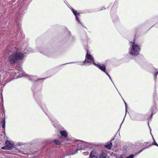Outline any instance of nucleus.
Segmentation results:
<instances>
[{"instance_id":"obj_40","label":"nucleus","mask_w":158,"mask_h":158,"mask_svg":"<svg viewBox=\"0 0 158 158\" xmlns=\"http://www.w3.org/2000/svg\"><path fill=\"white\" fill-rule=\"evenodd\" d=\"M32 90L33 91V88H32Z\"/></svg>"},{"instance_id":"obj_39","label":"nucleus","mask_w":158,"mask_h":158,"mask_svg":"<svg viewBox=\"0 0 158 158\" xmlns=\"http://www.w3.org/2000/svg\"><path fill=\"white\" fill-rule=\"evenodd\" d=\"M114 138L111 140V141H112V140H114Z\"/></svg>"},{"instance_id":"obj_23","label":"nucleus","mask_w":158,"mask_h":158,"mask_svg":"<svg viewBox=\"0 0 158 158\" xmlns=\"http://www.w3.org/2000/svg\"><path fill=\"white\" fill-rule=\"evenodd\" d=\"M107 155L106 153L102 152L98 157L99 158H106Z\"/></svg>"},{"instance_id":"obj_35","label":"nucleus","mask_w":158,"mask_h":158,"mask_svg":"<svg viewBox=\"0 0 158 158\" xmlns=\"http://www.w3.org/2000/svg\"><path fill=\"white\" fill-rule=\"evenodd\" d=\"M0 94H1V96H2V91H1V92L0 91Z\"/></svg>"},{"instance_id":"obj_2","label":"nucleus","mask_w":158,"mask_h":158,"mask_svg":"<svg viewBox=\"0 0 158 158\" xmlns=\"http://www.w3.org/2000/svg\"><path fill=\"white\" fill-rule=\"evenodd\" d=\"M34 98L38 105L42 109L43 111L45 113L46 115L51 120L53 125L55 128H57L58 125L57 124L58 122L56 120H55V124H54L53 120L50 118V116L47 111L46 106L44 102L42 101L41 97L40 95L37 96L36 94H34Z\"/></svg>"},{"instance_id":"obj_28","label":"nucleus","mask_w":158,"mask_h":158,"mask_svg":"<svg viewBox=\"0 0 158 158\" xmlns=\"http://www.w3.org/2000/svg\"><path fill=\"white\" fill-rule=\"evenodd\" d=\"M23 143H21V142H19L17 143V145L18 146H20V145H23Z\"/></svg>"},{"instance_id":"obj_33","label":"nucleus","mask_w":158,"mask_h":158,"mask_svg":"<svg viewBox=\"0 0 158 158\" xmlns=\"http://www.w3.org/2000/svg\"><path fill=\"white\" fill-rule=\"evenodd\" d=\"M68 35H70V33L69 31H68Z\"/></svg>"},{"instance_id":"obj_29","label":"nucleus","mask_w":158,"mask_h":158,"mask_svg":"<svg viewBox=\"0 0 158 158\" xmlns=\"http://www.w3.org/2000/svg\"><path fill=\"white\" fill-rule=\"evenodd\" d=\"M106 74L109 77V78L111 80V81L112 82V83L114 84V83L113 82V81H112V80L111 79V78L110 75L108 73H106Z\"/></svg>"},{"instance_id":"obj_37","label":"nucleus","mask_w":158,"mask_h":158,"mask_svg":"<svg viewBox=\"0 0 158 158\" xmlns=\"http://www.w3.org/2000/svg\"><path fill=\"white\" fill-rule=\"evenodd\" d=\"M104 9H105V8H104V7H102V8L101 10H103V9H104Z\"/></svg>"},{"instance_id":"obj_18","label":"nucleus","mask_w":158,"mask_h":158,"mask_svg":"<svg viewBox=\"0 0 158 158\" xmlns=\"http://www.w3.org/2000/svg\"><path fill=\"white\" fill-rule=\"evenodd\" d=\"M94 146V144L92 143L86 142V148L89 149L93 148Z\"/></svg>"},{"instance_id":"obj_36","label":"nucleus","mask_w":158,"mask_h":158,"mask_svg":"<svg viewBox=\"0 0 158 158\" xmlns=\"http://www.w3.org/2000/svg\"><path fill=\"white\" fill-rule=\"evenodd\" d=\"M124 119L123 120V122H122V123H121V124H120V127H121V125H122V124L123 123V121H124Z\"/></svg>"},{"instance_id":"obj_14","label":"nucleus","mask_w":158,"mask_h":158,"mask_svg":"<svg viewBox=\"0 0 158 158\" xmlns=\"http://www.w3.org/2000/svg\"><path fill=\"white\" fill-rule=\"evenodd\" d=\"M19 72H18V73H19L18 75V76L19 77H21L22 76H26L27 74L23 72V70L21 68H20L19 69Z\"/></svg>"},{"instance_id":"obj_27","label":"nucleus","mask_w":158,"mask_h":158,"mask_svg":"<svg viewBox=\"0 0 158 158\" xmlns=\"http://www.w3.org/2000/svg\"><path fill=\"white\" fill-rule=\"evenodd\" d=\"M75 145H73L72 146H69V148L71 149H74Z\"/></svg>"},{"instance_id":"obj_32","label":"nucleus","mask_w":158,"mask_h":158,"mask_svg":"<svg viewBox=\"0 0 158 158\" xmlns=\"http://www.w3.org/2000/svg\"><path fill=\"white\" fill-rule=\"evenodd\" d=\"M125 108H126V113H127V104H126V105H125ZM126 115V114H125V115Z\"/></svg>"},{"instance_id":"obj_11","label":"nucleus","mask_w":158,"mask_h":158,"mask_svg":"<svg viewBox=\"0 0 158 158\" xmlns=\"http://www.w3.org/2000/svg\"><path fill=\"white\" fill-rule=\"evenodd\" d=\"M71 10L73 14L75 16L76 19L79 23H80L81 24V22H80L79 18H78V16H80V14L79 13H77V11L75 10L73 8H71Z\"/></svg>"},{"instance_id":"obj_17","label":"nucleus","mask_w":158,"mask_h":158,"mask_svg":"<svg viewBox=\"0 0 158 158\" xmlns=\"http://www.w3.org/2000/svg\"><path fill=\"white\" fill-rule=\"evenodd\" d=\"M60 133L62 137L66 138L68 136L67 132L65 131H60Z\"/></svg>"},{"instance_id":"obj_20","label":"nucleus","mask_w":158,"mask_h":158,"mask_svg":"<svg viewBox=\"0 0 158 158\" xmlns=\"http://www.w3.org/2000/svg\"><path fill=\"white\" fill-rule=\"evenodd\" d=\"M36 76H31L29 77V80L31 81H37V80H39L42 79H36Z\"/></svg>"},{"instance_id":"obj_9","label":"nucleus","mask_w":158,"mask_h":158,"mask_svg":"<svg viewBox=\"0 0 158 158\" xmlns=\"http://www.w3.org/2000/svg\"><path fill=\"white\" fill-rule=\"evenodd\" d=\"M40 52L44 55L48 56H50L52 54V52L47 49H43L40 51Z\"/></svg>"},{"instance_id":"obj_5","label":"nucleus","mask_w":158,"mask_h":158,"mask_svg":"<svg viewBox=\"0 0 158 158\" xmlns=\"http://www.w3.org/2000/svg\"><path fill=\"white\" fill-rule=\"evenodd\" d=\"M78 148L77 149L74 150L75 151L74 153L72 152L70 153L69 155H73L77 152L78 150H82L84 148H86V142L81 141V142L79 143H77Z\"/></svg>"},{"instance_id":"obj_22","label":"nucleus","mask_w":158,"mask_h":158,"mask_svg":"<svg viewBox=\"0 0 158 158\" xmlns=\"http://www.w3.org/2000/svg\"><path fill=\"white\" fill-rule=\"evenodd\" d=\"M155 70V73H154V79L155 81H156L157 79V76L158 74V71H157V69L155 68H153Z\"/></svg>"},{"instance_id":"obj_7","label":"nucleus","mask_w":158,"mask_h":158,"mask_svg":"<svg viewBox=\"0 0 158 158\" xmlns=\"http://www.w3.org/2000/svg\"><path fill=\"white\" fill-rule=\"evenodd\" d=\"M94 65L98 67L101 71L104 73L106 74L107 73V72L106 70V67L105 64H94Z\"/></svg>"},{"instance_id":"obj_15","label":"nucleus","mask_w":158,"mask_h":158,"mask_svg":"<svg viewBox=\"0 0 158 158\" xmlns=\"http://www.w3.org/2000/svg\"><path fill=\"white\" fill-rule=\"evenodd\" d=\"M1 124L2 125V127L3 129V132L5 133V118H3L2 120L1 121Z\"/></svg>"},{"instance_id":"obj_38","label":"nucleus","mask_w":158,"mask_h":158,"mask_svg":"<svg viewBox=\"0 0 158 158\" xmlns=\"http://www.w3.org/2000/svg\"><path fill=\"white\" fill-rule=\"evenodd\" d=\"M123 100L124 102V103H125V105H126V104H127V103H126V102H125V101H124V100L123 99Z\"/></svg>"},{"instance_id":"obj_16","label":"nucleus","mask_w":158,"mask_h":158,"mask_svg":"<svg viewBox=\"0 0 158 158\" xmlns=\"http://www.w3.org/2000/svg\"><path fill=\"white\" fill-rule=\"evenodd\" d=\"M148 147V146L147 147H145V148H144L143 149L138 152L137 153H135V155H134L133 154H131L130 155H129L128 156H127L126 157V158H134L135 156L137 154H139L140 152H141L143 149H145L146 148H147Z\"/></svg>"},{"instance_id":"obj_19","label":"nucleus","mask_w":158,"mask_h":158,"mask_svg":"<svg viewBox=\"0 0 158 158\" xmlns=\"http://www.w3.org/2000/svg\"><path fill=\"white\" fill-rule=\"evenodd\" d=\"M112 146V143L111 141L110 143H108L107 144H106L104 146V147L107 148L108 150H110L111 149V147Z\"/></svg>"},{"instance_id":"obj_6","label":"nucleus","mask_w":158,"mask_h":158,"mask_svg":"<svg viewBox=\"0 0 158 158\" xmlns=\"http://www.w3.org/2000/svg\"><path fill=\"white\" fill-rule=\"evenodd\" d=\"M47 142L50 144H54L56 145H59L61 143V141L59 139H48Z\"/></svg>"},{"instance_id":"obj_1","label":"nucleus","mask_w":158,"mask_h":158,"mask_svg":"<svg viewBox=\"0 0 158 158\" xmlns=\"http://www.w3.org/2000/svg\"><path fill=\"white\" fill-rule=\"evenodd\" d=\"M20 48L18 49L19 50L21 51V52H23L25 50L24 48H23V46H20ZM26 52H16L13 53L10 56L9 59V61L11 63L14 64L15 63L16 60H22L24 57V54H25Z\"/></svg>"},{"instance_id":"obj_31","label":"nucleus","mask_w":158,"mask_h":158,"mask_svg":"<svg viewBox=\"0 0 158 158\" xmlns=\"http://www.w3.org/2000/svg\"><path fill=\"white\" fill-rule=\"evenodd\" d=\"M7 148H6V147L5 145V146L2 147L1 148V149L2 150H7Z\"/></svg>"},{"instance_id":"obj_24","label":"nucleus","mask_w":158,"mask_h":158,"mask_svg":"<svg viewBox=\"0 0 158 158\" xmlns=\"http://www.w3.org/2000/svg\"><path fill=\"white\" fill-rule=\"evenodd\" d=\"M67 142H70V143H75L76 142L78 141V140H74L73 139H70L69 138H67Z\"/></svg>"},{"instance_id":"obj_34","label":"nucleus","mask_w":158,"mask_h":158,"mask_svg":"<svg viewBox=\"0 0 158 158\" xmlns=\"http://www.w3.org/2000/svg\"><path fill=\"white\" fill-rule=\"evenodd\" d=\"M77 62H71V63H66L65 64H70V63H77Z\"/></svg>"},{"instance_id":"obj_13","label":"nucleus","mask_w":158,"mask_h":158,"mask_svg":"<svg viewBox=\"0 0 158 158\" xmlns=\"http://www.w3.org/2000/svg\"><path fill=\"white\" fill-rule=\"evenodd\" d=\"M99 157L98 153L94 151H92L90 154L89 158H98Z\"/></svg>"},{"instance_id":"obj_12","label":"nucleus","mask_w":158,"mask_h":158,"mask_svg":"<svg viewBox=\"0 0 158 158\" xmlns=\"http://www.w3.org/2000/svg\"><path fill=\"white\" fill-rule=\"evenodd\" d=\"M23 36L22 33V32L19 29H18L16 32L15 33L14 35V37H15L16 39H20Z\"/></svg>"},{"instance_id":"obj_26","label":"nucleus","mask_w":158,"mask_h":158,"mask_svg":"<svg viewBox=\"0 0 158 158\" xmlns=\"http://www.w3.org/2000/svg\"><path fill=\"white\" fill-rule=\"evenodd\" d=\"M153 142L152 143V144L153 145H156V146H157V147H158V144H157V143H156V142L155 141V140L154 139V138H153Z\"/></svg>"},{"instance_id":"obj_8","label":"nucleus","mask_w":158,"mask_h":158,"mask_svg":"<svg viewBox=\"0 0 158 158\" xmlns=\"http://www.w3.org/2000/svg\"><path fill=\"white\" fill-rule=\"evenodd\" d=\"M158 110L156 107V105H153L152 106L150 110V111L151 112V118H152L153 115L156 113Z\"/></svg>"},{"instance_id":"obj_4","label":"nucleus","mask_w":158,"mask_h":158,"mask_svg":"<svg viewBox=\"0 0 158 158\" xmlns=\"http://www.w3.org/2000/svg\"><path fill=\"white\" fill-rule=\"evenodd\" d=\"M87 53L85 56V60L83 62V64L81 65H85V63H89V64H92L94 65L96 63H95L94 57L88 52V50H87Z\"/></svg>"},{"instance_id":"obj_21","label":"nucleus","mask_w":158,"mask_h":158,"mask_svg":"<svg viewBox=\"0 0 158 158\" xmlns=\"http://www.w3.org/2000/svg\"><path fill=\"white\" fill-rule=\"evenodd\" d=\"M11 46L10 47L8 46L6 48V52L9 53V52L13 51L14 48L13 47Z\"/></svg>"},{"instance_id":"obj_30","label":"nucleus","mask_w":158,"mask_h":158,"mask_svg":"<svg viewBox=\"0 0 158 158\" xmlns=\"http://www.w3.org/2000/svg\"><path fill=\"white\" fill-rule=\"evenodd\" d=\"M106 74L109 77V78L111 80V81L112 82V83L114 84V83L113 82V81H112V80L111 79V78L110 75L108 73H106Z\"/></svg>"},{"instance_id":"obj_25","label":"nucleus","mask_w":158,"mask_h":158,"mask_svg":"<svg viewBox=\"0 0 158 158\" xmlns=\"http://www.w3.org/2000/svg\"><path fill=\"white\" fill-rule=\"evenodd\" d=\"M158 101V99L157 97H154L153 98V103L154 105H157V102Z\"/></svg>"},{"instance_id":"obj_3","label":"nucleus","mask_w":158,"mask_h":158,"mask_svg":"<svg viewBox=\"0 0 158 158\" xmlns=\"http://www.w3.org/2000/svg\"><path fill=\"white\" fill-rule=\"evenodd\" d=\"M140 50V47L138 45L135 44L134 41L131 42L128 52L132 57L138 56L139 54Z\"/></svg>"},{"instance_id":"obj_10","label":"nucleus","mask_w":158,"mask_h":158,"mask_svg":"<svg viewBox=\"0 0 158 158\" xmlns=\"http://www.w3.org/2000/svg\"><path fill=\"white\" fill-rule=\"evenodd\" d=\"M5 145H6L7 149L8 150H10L14 147V144L11 143L8 140H6L5 143Z\"/></svg>"}]
</instances>
